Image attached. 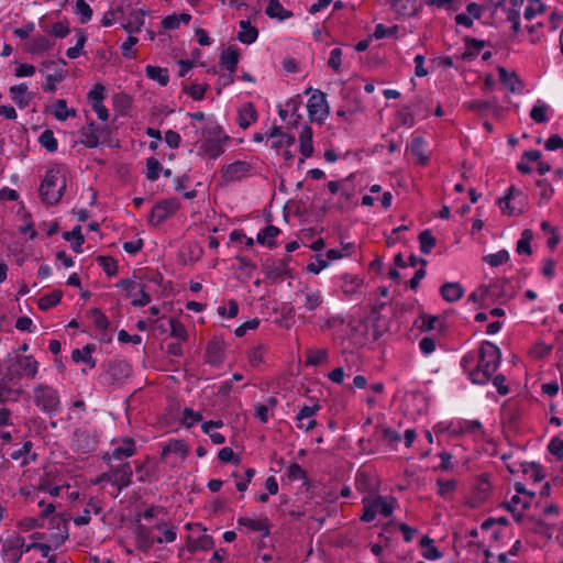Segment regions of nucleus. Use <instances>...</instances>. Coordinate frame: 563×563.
Listing matches in <instances>:
<instances>
[{"label": "nucleus", "instance_id": "50", "mask_svg": "<svg viewBox=\"0 0 563 563\" xmlns=\"http://www.w3.org/2000/svg\"><path fill=\"white\" fill-rule=\"evenodd\" d=\"M509 260V253L506 250L498 251L494 254H488L483 257V261L492 267H498Z\"/></svg>", "mask_w": 563, "mask_h": 563}, {"label": "nucleus", "instance_id": "16", "mask_svg": "<svg viewBox=\"0 0 563 563\" xmlns=\"http://www.w3.org/2000/svg\"><path fill=\"white\" fill-rule=\"evenodd\" d=\"M145 11L142 9H133L129 13L123 11L121 27L130 35L141 32L145 23Z\"/></svg>", "mask_w": 563, "mask_h": 563}, {"label": "nucleus", "instance_id": "3", "mask_svg": "<svg viewBox=\"0 0 563 563\" xmlns=\"http://www.w3.org/2000/svg\"><path fill=\"white\" fill-rule=\"evenodd\" d=\"M66 189V176L60 166L48 168L40 186V196L44 203H57Z\"/></svg>", "mask_w": 563, "mask_h": 563}, {"label": "nucleus", "instance_id": "12", "mask_svg": "<svg viewBox=\"0 0 563 563\" xmlns=\"http://www.w3.org/2000/svg\"><path fill=\"white\" fill-rule=\"evenodd\" d=\"M1 554L5 562L19 563L22 559V537L19 534L10 536L5 539L0 537Z\"/></svg>", "mask_w": 563, "mask_h": 563}, {"label": "nucleus", "instance_id": "48", "mask_svg": "<svg viewBox=\"0 0 563 563\" xmlns=\"http://www.w3.org/2000/svg\"><path fill=\"white\" fill-rule=\"evenodd\" d=\"M155 528L163 533L162 537L155 539V542H157V543H164V542L172 543V542H174L176 540V538H177L176 530L174 528L168 527L167 523H165V522L157 523L155 526Z\"/></svg>", "mask_w": 563, "mask_h": 563}, {"label": "nucleus", "instance_id": "57", "mask_svg": "<svg viewBox=\"0 0 563 563\" xmlns=\"http://www.w3.org/2000/svg\"><path fill=\"white\" fill-rule=\"evenodd\" d=\"M97 262L108 276H114L117 274L118 265L111 256H99Z\"/></svg>", "mask_w": 563, "mask_h": 563}, {"label": "nucleus", "instance_id": "41", "mask_svg": "<svg viewBox=\"0 0 563 563\" xmlns=\"http://www.w3.org/2000/svg\"><path fill=\"white\" fill-rule=\"evenodd\" d=\"M191 20V15L189 13L181 14H170L163 19L162 25L166 30H176L179 27L180 23H189Z\"/></svg>", "mask_w": 563, "mask_h": 563}, {"label": "nucleus", "instance_id": "36", "mask_svg": "<svg viewBox=\"0 0 563 563\" xmlns=\"http://www.w3.org/2000/svg\"><path fill=\"white\" fill-rule=\"evenodd\" d=\"M95 351V346L91 344H87L81 350H74L71 353V357L76 363L82 362L88 364L91 368L96 366V360L91 356V353Z\"/></svg>", "mask_w": 563, "mask_h": 563}, {"label": "nucleus", "instance_id": "24", "mask_svg": "<svg viewBox=\"0 0 563 563\" xmlns=\"http://www.w3.org/2000/svg\"><path fill=\"white\" fill-rule=\"evenodd\" d=\"M101 504L96 498H90L84 510L80 515L76 516L73 521L76 526H86L91 520V514H100L101 512Z\"/></svg>", "mask_w": 563, "mask_h": 563}, {"label": "nucleus", "instance_id": "30", "mask_svg": "<svg viewBox=\"0 0 563 563\" xmlns=\"http://www.w3.org/2000/svg\"><path fill=\"white\" fill-rule=\"evenodd\" d=\"M239 57L238 49L229 47L221 53L220 65L228 71L234 73L239 63Z\"/></svg>", "mask_w": 563, "mask_h": 563}, {"label": "nucleus", "instance_id": "2", "mask_svg": "<svg viewBox=\"0 0 563 563\" xmlns=\"http://www.w3.org/2000/svg\"><path fill=\"white\" fill-rule=\"evenodd\" d=\"M191 126L196 132H201L200 137L197 140L199 144L198 155L216 159L224 153L230 136L225 134L217 122L208 120L203 122L201 126H197L196 124Z\"/></svg>", "mask_w": 563, "mask_h": 563}, {"label": "nucleus", "instance_id": "27", "mask_svg": "<svg viewBox=\"0 0 563 563\" xmlns=\"http://www.w3.org/2000/svg\"><path fill=\"white\" fill-rule=\"evenodd\" d=\"M440 292L444 300L454 302L463 297L464 289L460 283H445L442 285Z\"/></svg>", "mask_w": 563, "mask_h": 563}, {"label": "nucleus", "instance_id": "38", "mask_svg": "<svg viewBox=\"0 0 563 563\" xmlns=\"http://www.w3.org/2000/svg\"><path fill=\"white\" fill-rule=\"evenodd\" d=\"M420 547L422 548V556L430 561H435L442 558V553L433 544V540L424 536L420 540Z\"/></svg>", "mask_w": 563, "mask_h": 563}, {"label": "nucleus", "instance_id": "8", "mask_svg": "<svg viewBox=\"0 0 563 563\" xmlns=\"http://www.w3.org/2000/svg\"><path fill=\"white\" fill-rule=\"evenodd\" d=\"M526 196L523 191L515 186L508 189L507 195L498 200L499 207L504 213L509 216H519L525 209Z\"/></svg>", "mask_w": 563, "mask_h": 563}, {"label": "nucleus", "instance_id": "32", "mask_svg": "<svg viewBox=\"0 0 563 563\" xmlns=\"http://www.w3.org/2000/svg\"><path fill=\"white\" fill-rule=\"evenodd\" d=\"M302 296L303 307L309 311L316 310L323 302V297L320 290H311L307 288L302 290Z\"/></svg>", "mask_w": 563, "mask_h": 563}, {"label": "nucleus", "instance_id": "49", "mask_svg": "<svg viewBox=\"0 0 563 563\" xmlns=\"http://www.w3.org/2000/svg\"><path fill=\"white\" fill-rule=\"evenodd\" d=\"M435 238L432 235L430 230H423L419 234V243H420V251L423 254H429L431 250L435 246Z\"/></svg>", "mask_w": 563, "mask_h": 563}, {"label": "nucleus", "instance_id": "15", "mask_svg": "<svg viewBox=\"0 0 563 563\" xmlns=\"http://www.w3.org/2000/svg\"><path fill=\"white\" fill-rule=\"evenodd\" d=\"M108 134V129L97 125L95 122L88 123L80 130V142L88 148L97 147L100 140Z\"/></svg>", "mask_w": 563, "mask_h": 563}, {"label": "nucleus", "instance_id": "29", "mask_svg": "<svg viewBox=\"0 0 563 563\" xmlns=\"http://www.w3.org/2000/svg\"><path fill=\"white\" fill-rule=\"evenodd\" d=\"M510 4L512 5V8H506L500 2L495 3L496 9H498L499 7H503V10H505L507 12V20L512 23V29L515 32H517L519 30V25H520L518 8L523 4V0H511Z\"/></svg>", "mask_w": 563, "mask_h": 563}, {"label": "nucleus", "instance_id": "34", "mask_svg": "<svg viewBox=\"0 0 563 563\" xmlns=\"http://www.w3.org/2000/svg\"><path fill=\"white\" fill-rule=\"evenodd\" d=\"M265 13L273 19L284 21L292 15V13L286 10L278 0H269Z\"/></svg>", "mask_w": 563, "mask_h": 563}, {"label": "nucleus", "instance_id": "64", "mask_svg": "<svg viewBox=\"0 0 563 563\" xmlns=\"http://www.w3.org/2000/svg\"><path fill=\"white\" fill-rule=\"evenodd\" d=\"M548 450L558 460H563V440L562 439L553 438L548 445Z\"/></svg>", "mask_w": 563, "mask_h": 563}, {"label": "nucleus", "instance_id": "37", "mask_svg": "<svg viewBox=\"0 0 563 563\" xmlns=\"http://www.w3.org/2000/svg\"><path fill=\"white\" fill-rule=\"evenodd\" d=\"M426 141L421 136H413L410 142V152L419 164L424 165L428 162V156L424 154Z\"/></svg>", "mask_w": 563, "mask_h": 563}, {"label": "nucleus", "instance_id": "58", "mask_svg": "<svg viewBox=\"0 0 563 563\" xmlns=\"http://www.w3.org/2000/svg\"><path fill=\"white\" fill-rule=\"evenodd\" d=\"M551 529L552 526L542 521L541 519H536L530 516V530H533L534 532L541 533L547 536L548 538H551Z\"/></svg>", "mask_w": 563, "mask_h": 563}, {"label": "nucleus", "instance_id": "56", "mask_svg": "<svg viewBox=\"0 0 563 563\" xmlns=\"http://www.w3.org/2000/svg\"><path fill=\"white\" fill-rule=\"evenodd\" d=\"M437 484L439 487L438 493L444 499L450 498L451 494L455 490L457 486V482L455 479H438Z\"/></svg>", "mask_w": 563, "mask_h": 563}, {"label": "nucleus", "instance_id": "62", "mask_svg": "<svg viewBox=\"0 0 563 563\" xmlns=\"http://www.w3.org/2000/svg\"><path fill=\"white\" fill-rule=\"evenodd\" d=\"M122 15H123V9H121V8H119L118 10L107 11L103 14L101 23L103 26H110V25L114 24L115 22L121 23Z\"/></svg>", "mask_w": 563, "mask_h": 563}, {"label": "nucleus", "instance_id": "19", "mask_svg": "<svg viewBox=\"0 0 563 563\" xmlns=\"http://www.w3.org/2000/svg\"><path fill=\"white\" fill-rule=\"evenodd\" d=\"M320 410L318 405L313 406H303L300 408L296 416V427L305 432H309L316 428L317 421L314 416Z\"/></svg>", "mask_w": 563, "mask_h": 563}, {"label": "nucleus", "instance_id": "40", "mask_svg": "<svg viewBox=\"0 0 563 563\" xmlns=\"http://www.w3.org/2000/svg\"><path fill=\"white\" fill-rule=\"evenodd\" d=\"M53 114L58 121H65L68 118L76 117V110L68 109L66 100L57 99L53 104Z\"/></svg>", "mask_w": 563, "mask_h": 563}, {"label": "nucleus", "instance_id": "33", "mask_svg": "<svg viewBox=\"0 0 563 563\" xmlns=\"http://www.w3.org/2000/svg\"><path fill=\"white\" fill-rule=\"evenodd\" d=\"M306 364L309 366H319L329 361V353L327 349H308L306 351Z\"/></svg>", "mask_w": 563, "mask_h": 563}, {"label": "nucleus", "instance_id": "35", "mask_svg": "<svg viewBox=\"0 0 563 563\" xmlns=\"http://www.w3.org/2000/svg\"><path fill=\"white\" fill-rule=\"evenodd\" d=\"M490 492V483L486 477L482 476L478 478V482L475 487L474 499L471 503L472 507H476L482 504L488 496Z\"/></svg>", "mask_w": 563, "mask_h": 563}, {"label": "nucleus", "instance_id": "43", "mask_svg": "<svg viewBox=\"0 0 563 563\" xmlns=\"http://www.w3.org/2000/svg\"><path fill=\"white\" fill-rule=\"evenodd\" d=\"M280 233V230L275 225H267L257 234V242L269 247L275 245V238Z\"/></svg>", "mask_w": 563, "mask_h": 563}, {"label": "nucleus", "instance_id": "11", "mask_svg": "<svg viewBox=\"0 0 563 563\" xmlns=\"http://www.w3.org/2000/svg\"><path fill=\"white\" fill-rule=\"evenodd\" d=\"M69 517L64 515L53 516L49 520V540L55 548L62 545L69 537L68 521Z\"/></svg>", "mask_w": 563, "mask_h": 563}, {"label": "nucleus", "instance_id": "7", "mask_svg": "<svg viewBox=\"0 0 563 563\" xmlns=\"http://www.w3.org/2000/svg\"><path fill=\"white\" fill-rule=\"evenodd\" d=\"M8 372L13 377L35 378L38 372V363L32 355H15L8 367Z\"/></svg>", "mask_w": 563, "mask_h": 563}, {"label": "nucleus", "instance_id": "22", "mask_svg": "<svg viewBox=\"0 0 563 563\" xmlns=\"http://www.w3.org/2000/svg\"><path fill=\"white\" fill-rule=\"evenodd\" d=\"M238 525L240 527H245L252 532H261L263 538L268 537L271 533V522L266 517L260 519L240 517L238 519Z\"/></svg>", "mask_w": 563, "mask_h": 563}, {"label": "nucleus", "instance_id": "18", "mask_svg": "<svg viewBox=\"0 0 563 563\" xmlns=\"http://www.w3.org/2000/svg\"><path fill=\"white\" fill-rule=\"evenodd\" d=\"M452 432L454 434H470L476 440H482L485 437V431L478 420H459L452 423Z\"/></svg>", "mask_w": 563, "mask_h": 563}, {"label": "nucleus", "instance_id": "1", "mask_svg": "<svg viewBox=\"0 0 563 563\" xmlns=\"http://www.w3.org/2000/svg\"><path fill=\"white\" fill-rule=\"evenodd\" d=\"M500 350L489 341L482 343L479 350L466 353L461 367L474 384H486L496 373L500 363Z\"/></svg>", "mask_w": 563, "mask_h": 563}, {"label": "nucleus", "instance_id": "17", "mask_svg": "<svg viewBox=\"0 0 563 563\" xmlns=\"http://www.w3.org/2000/svg\"><path fill=\"white\" fill-rule=\"evenodd\" d=\"M515 487L517 495L511 497V499L506 504V508L512 514L515 520L521 521L525 516V510L528 507V501L521 499L519 494H527V490L522 483H516Z\"/></svg>", "mask_w": 563, "mask_h": 563}, {"label": "nucleus", "instance_id": "52", "mask_svg": "<svg viewBox=\"0 0 563 563\" xmlns=\"http://www.w3.org/2000/svg\"><path fill=\"white\" fill-rule=\"evenodd\" d=\"M499 80L512 92L517 91L518 79L516 74L508 73L505 68H498Z\"/></svg>", "mask_w": 563, "mask_h": 563}, {"label": "nucleus", "instance_id": "14", "mask_svg": "<svg viewBox=\"0 0 563 563\" xmlns=\"http://www.w3.org/2000/svg\"><path fill=\"white\" fill-rule=\"evenodd\" d=\"M252 166L245 161H235L224 165L221 169L222 178L225 183L239 181L251 174Z\"/></svg>", "mask_w": 563, "mask_h": 563}, {"label": "nucleus", "instance_id": "39", "mask_svg": "<svg viewBox=\"0 0 563 563\" xmlns=\"http://www.w3.org/2000/svg\"><path fill=\"white\" fill-rule=\"evenodd\" d=\"M300 152L305 157H310L313 153L312 146V130L309 126H305L299 135Z\"/></svg>", "mask_w": 563, "mask_h": 563}, {"label": "nucleus", "instance_id": "10", "mask_svg": "<svg viewBox=\"0 0 563 563\" xmlns=\"http://www.w3.org/2000/svg\"><path fill=\"white\" fill-rule=\"evenodd\" d=\"M308 117L312 122L322 123L329 115V104L325 95L316 90L307 103Z\"/></svg>", "mask_w": 563, "mask_h": 563}, {"label": "nucleus", "instance_id": "31", "mask_svg": "<svg viewBox=\"0 0 563 563\" xmlns=\"http://www.w3.org/2000/svg\"><path fill=\"white\" fill-rule=\"evenodd\" d=\"M223 358V346L219 341H211L207 345L206 361L211 365H218Z\"/></svg>", "mask_w": 563, "mask_h": 563}, {"label": "nucleus", "instance_id": "54", "mask_svg": "<svg viewBox=\"0 0 563 563\" xmlns=\"http://www.w3.org/2000/svg\"><path fill=\"white\" fill-rule=\"evenodd\" d=\"M202 420V415L199 411H195L191 408H185L183 411L181 423L186 428H191L197 422Z\"/></svg>", "mask_w": 563, "mask_h": 563}, {"label": "nucleus", "instance_id": "9", "mask_svg": "<svg viewBox=\"0 0 563 563\" xmlns=\"http://www.w3.org/2000/svg\"><path fill=\"white\" fill-rule=\"evenodd\" d=\"M180 208L177 198H168L157 202L150 214L148 222L153 227L162 224L166 219L170 218Z\"/></svg>", "mask_w": 563, "mask_h": 563}, {"label": "nucleus", "instance_id": "60", "mask_svg": "<svg viewBox=\"0 0 563 563\" xmlns=\"http://www.w3.org/2000/svg\"><path fill=\"white\" fill-rule=\"evenodd\" d=\"M287 476L290 481H307L305 470L297 463H292L287 468Z\"/></svg>", "mask_w": 563, "mask_h": 563}, {"label": "nucleus", "instance_id": "28", "mask_svg": "<svg viewBox=\"0 0 563 563\" xmlns=\"http://www.w3.org/2000/svg\"><path fill=\"white\" fill-rule=\"evenodd\" d=\"M172 453L185 459L189 453V449L183 440H169L163 448L162 456L165 457Z\"/></svg>", "mask_w": 563, "mask_h": 563}, {"label": "nucleus", "instance_id": "4", "mask_svg": "<svg viewBox=\"0 0 563 563\" xmlns=\"http://www.w3.org/2000/svg\"><path fill=\"white\" fill-rule=\"evenodd\" d=\"M34 404L44 412L54 416L60 411L58 391L46 384H41L33 390Z\"/></svg>", "mask_w": 563, "mask_h": 563}, {"label": "nucleus", "instance_id": "13", "mask_svg": "<svg viewBox=\"0 0 563 563\" xmlns=\"http://www.w3.org/2000/svg\"><path fill=\"white\" fill-rule=\"evenodd\" d=\"M112 450L103 455L104 461H122L131 457L135 453V442L132 438H124L122 440H113L111 442Z\"/></svg>", "mask_w": 563, "mask_h": 563}, {"label": "nucleus", "instance_id": "20", "mask_svg": "<svg viewBox=\"0 0 563 563\" xmlns=\"http://www.w3.org/2000/svg\"><path fill=\"white\" fill-rule=\"evenodd\" d=\"M73 445L77 451L89 453L97 449L98 440L93 432L88 430H78L74 434Z\"/></svg>", "mask_w": 563, "mask_h": 563}, {"label": "nucleus", "instance_id": "44", "mask_svg": "<svg viewBox=\"0 0 563 563\" xmlns=\"http://www.w3.org/2000/svg\"><path fill=\"white\" fill-rule=\"evenodd\" d=\"M549 104L538 100L533 108L530 110V118L537 123H545L549 121Z\"/></svg>", "mask_w": 563, "mask_h": 563}, {"label": "nucleus", "instance_id": "55", "mask_svg": "<svg viewBox=\"0 0 563 563\" xmlns=\"http://www.w3.org/2000/svg\"><path fill=\"white\" fill-rule=\"evenodd\" d=\"M169 328H170V335L173 338L178 339L180 341L187 340V338H188L187 330L179 320L172 318L169 320Z\"/></svg>", "mask_w": 563, "mask_h": 563}, {"label": "nucleus", "instance_id": "51", "mask_svg": "<svg viewBox=\"0 0 563 563\" xmlns=\"http://www.w3.org/2000/svg\"><path fill=\"white\" fill-rule=\"evenodd\" d=\"M162 170H163V166L155 157L147 158V161H146V178L148 180H151V181L157 180Z\"/></svg>", "mask_w": 563, "mask_h": 563}, {"label": "nucleus", "instance_id": "6", "mask_svg": "<svg viewBox=\"0 0 563 563\" xmlns=\"http://www.w3.org/2000/svg\"><path fill=\"white\" fill-rule=\"evenodd\" d=\"M363 504L364 512L361 519L364 522H372L377 514H380L384 517H389L394 510L393 499L383 496H377L375 498H364Z\"/></svg>", "mask_w": 563, "mask_h": 563}, {"label": "nucleus", "instance_id": "46", "mask_svg": "<svg viewBox=\"0 0 563 563\" xmlns=\"http://www.w3.org/2000/svg\"><path fill=\"white\" fill-rule=\"evenodd\" d=\"M62 297L63 292L60 290H54L51 294L43 296L38 300V308L43 311H46L59 303Z\"/></svg>", "mask_w": 563, "mask_h": 563}, {"label": "nucleus", "instance_id": "45", "mask_svg": "<svg viewBox=\"0 0 563 563\" xmlns=\"http://www.w3.org/2000/svg\"><path fill=\"white\" fill-rule=\"evenodd\" d=\"M64 239L70 242L73 250L76 253H81V245L85 242L84 235L81 234V228L77 225L70 232L64 233Z\"/></svg>", "mask_w": 563, "mask_h": 563}, {"label": "nucleus", "instance_id": "25", "mask_svg": "<svg viewBox=\"0 0 563 563\" xmlns=\"http://www.w3.org/2000/svg\"><path fill=\"white\" fill-rule=\"evenodd\" d=\"M257 120V112L252 103L243 104L238 112V124L242 129H247Z\"/></svg>", "mask_w": 563, "mask_h": 563}, {"label": "nucleus", "instance_id": "63", "mask_svg": "<svg viewBox=\"0 0 563 563\" xmlns=\"http://www.w3.org/2000/svg\"><path fill=\"white\" fill-rule=\"evenodd\" d=\"M91 318L96 328L100 331H106L109 327L108 318L99 310H91Z\"/></svg>", "mask_w": 563, "mask_h": 563}, {"label": "nucleus", "instance_id": "53", "mask_svg": "<svg viewBox=\"0 0 563 563\" xmlns=\"http://www.w3.org/2000/svg\"><path fill=\"white\" fill-rule=\"evenodd\" d=\"M38 141H40V144L44 148H46L48 152H54L57 150L58 143H57L56 137L54 136L53 131H51V130L43 131L42 134L40 135Z\"/></svg>", "mask_w": 563, "mask_h": 563}, {"label": "nucleus", "instance_id": "26", "mask_svg": "<svg viewBox=\"0 0 563 563\" xmlns=\"http://www.w3.org/2000/svg\"><path fill=\"white\" fill-rule=\"evenodd\" d=\"M240 31L238 33V40L243 44H252L258 36V31L247 20H242L239 23Z\"/></svg>", "mask_w": 563, "mask_h": 563}, {"label": "nucleus", "instance_id": "23", "mask_svg": "<svg viewBox=\"0 0 563 563\" xmlns=\"http://www.w3.org/2000/svg\"><path fill=\"white\" fill-rule=\"evenodd\" d=\"M132 468L129 463H124L111 471V484L119 489L128 487L131 484Z\"/></svg>", "mask_w": 563, "mask_h": 563}, {"label": "nucleus", "instance_id": "47", "mask_svg": "<svg viewBox=\"0 0 563 563\" xmlns=\"http://www.w3.org/2000/svg\"><path fill=\"white\" fill-rule=\"evenodd\" d=\"M75 13L78 15L79 22L85 24L92 18V9L85 0H77L75 3Z\"/></svg>", "mask_w": 563, "mask_h": 563}, {"label": "nucleus", "instance_id": "42", "mask_svg": "<svg viewBox=\"0 0 563 563\" xmlns=\"http://www.w3.org/2000/svg\"><path fill=\"white\" fill-rule=\"evenodd\" d=\"M146 76L157 81L161 86H166L169 81L168 70L158 66H146Z\"/></svg>", "mask_w": 563, "mask_h": 563}, {"label": "nucleus", "instance_id": "61", "mask_svg": "<svg viewBox=\"0 0 563 563\" xmlns=\"http://www.w3.org/2000/svg\"><path fill=\"white\" fill-rule=\"evenodd\" d=\"M106 96V88L101 84H97L89 92H88V101L90 104L102 102Z\"/></svg>", "mask_w": 563, "mask_h": 563}, {"label": "nucleus", "instance_id": "21", "mask_svg": "<svg viewBox=\"0 0 563 563\" xmlns=\"http://www.w3.org/2000/svg\"><path fill=\"white\" fill-rule=\"evenodd\" d=\"M9 95L12 101L20 108L24 109L29 107L33 98L34 92L29 91V87L25 82L10 87Z\"/></svg>", "mask_w": 563, "mask_h": 563}, {"label": "nucleus", "instance_id": "5", "mask_svg": "<svg viewBox=\"0 0 563 563\" xmlns=\"http://www.w3.org/2000/svg\"><path fill=\"white\" fill-rule=\"evenodd\" d=\"M115 286L122 290L126 298L131 299L134 307H144L151 302V297L145 291V285L136 279H120Z\"/></svg>", "mask_w": 563, "mask_h": 563}, {"label": "nucleus", "instance_id": "59", "mask_svg": "<svg viewBox=\"0 0 563 563\" xmlns=\"http://www.w3.org/2000/svg\"><path fill=\"white\" fill-rule=\"evenodd\" d=\"M266 350L263 345L253 347L249 354V361L252 366H258L264 362Z\"/></svg>", "mask_w": 563, "mask_h": 563}]
</instances>
